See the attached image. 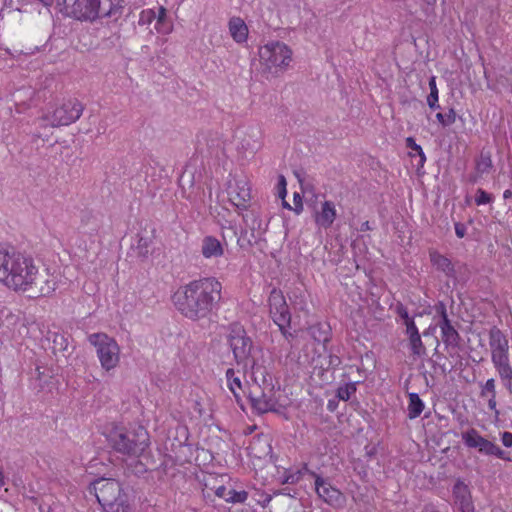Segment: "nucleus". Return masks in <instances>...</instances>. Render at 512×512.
Here are the masks:
<instances>
[{"label":"nucleus","instance_id":"51","mask_svg":"<svg viewBox=\"0 0 512 512\" xmlns=\"http://www.w3.org/2000/svg\"><path fill=\"white\" fill-rule=\"evenodd\" d=\"M274 495H276V496L277 495H284V496L295 498L296 495H297V490L293 489V488H290V487H284V488L276 490L274 492Z\"/></svg>","mask_w":512,"mask_h":512},{"label":"nucleus","instance_id":"52","mask_svg":"<svg viewBox=\"0 0 512 512\" xmlns=\"http://www.w3.org/2000/svg\"><path fill=\"white\" fill-rule=\"evenodd\" d=\"M455 233L458 238H463L466 235L467 227L464 223L456 222L454 225Z\"/></svg>","mask_w":512,"mask_h":512},{"label":"nucleus","instance_id":"46","mask_svg":"<svg viewBox=\"0 0 512 512\" xmlns=\"http://www.w3.org/2000/svg\"><path fill=\"white\" fill-rule=\"evenodd\" d=\"M428 84H429L430 93L427 96V100L438 101V99H439V92H438V88H437V85H436V77L435 76H431L429 78V83Z\"/></svg>","mask_w":512,"mask_h":512},{"label":"nucleus","instance_id":"53","mask_svg":"<svg viewBox=\"0 0 512 512\" xmlns=\"http://www.w3.org/2000/svg\"><path fill=\"white\" fill-rule=\"evenodd\" d=\"M488 398V408L494 412L495 416L498 417L500 412L499 410L497 409V401H496V396H490V397H487Z\"/></svg>","mask_w":512,"mask_h":512},{"label":"nucleus","instance_id":"18","mask_svg":"<svg viewBox=\"0 0 512 512\" xmlns=\"http://www.w3.org/2000/svg\"><path fill=\"white\" fill-rule=\"evenodd\" d=\"M201 254L205 259L220 258L224 255V246L215 236H204L201 241Z\"/></svg>","mask_w":512,"mask_h":512},{"label":"nucleus","instance_id":"23","mask_svg":"<svg viewBox=\"0 0 512 512\" xmlns=\"http://www.w3.org/2000/svg\"><path fill=\"white\" fill-rule=\"evenodd\" d=\"M228 28L233 40L239 44L247 41L248 27L240 17H232L228 22Z\"/></svg>","mask_w":512,"mask_h":512},{"label":"nucleus","instance_id":"31","mask_svg":"<svg viewBox=\"0 0 512 512\" xmlns=\"http://www.w3.org/2000/svg\"><path fill=\"white\" fill-rule=\"evenodd\" d=\"M409 403H408V418L415 419L421 415L424 410V402L421 400L417 393H410L408 395Z\"/></svg>","mask_w":512,"mask_h":512},{"label":"nucleus","instance_id":"14","mask_svg":"<svg viewBox=\"0 0 512 512\" xmlns=\"http://www.w3.org/2000/svg\"><path fill=\"white\" fill-rule=\"evenodd\" d=\"M70 335L56 331L47 333V340L52 343L51 349L53 354L68 358L74 351V346L69 342Z\"/></svg>","mask_w":512,"mask_h":512},{"label":"nucleus","instance_id":"33","mask_svg":"<svg viewBox=\"0 0 512 512\" xmlns=\"http://www.w3.org/2000/svg\"><path fill=\"white\" fill-rule=\"evenodd\" d=\"M358 384L359 381H356L347 382L344 385L339 386L336 390V397L341 401H349L351 396L356 393Z\"/></svg>","mask_w":512,"mask_h":512},{"label":"nucleus","instance_id":"3","mask_svg":"<svg viewBox=\"0 0 512 512\" xmlns=\"http://www.w3.org/2000/svg\"><path fill=\"white\" fill-rule=\"evenodd\" d=\"M108 446L124 456L139 457L150 445L149 433L143 426L129 429L113 425L106 434Z\"/></svg>","mask_w":512,"mask_h":512},{"label":"nucleus","instance_id":"13","mask_svg":"<svg viewBox=\"0 0 512 512\" xmlns=\"http://www.w3.org/2000/svg\"><path fill=\"white\" fill-rule=\"evenodd\" d=\"M488 336L493 366L509 361V341L502 330L497 326H493L490 328Z\"/></svg>","mask_w":512,"mask_h":512},{"label":"nucleus","instance_id":"61","mask_svg":"<svg viewBox=\"0 0 512 512\" xmlns=\"http://www.w3.org/2000/svg\"><path fill=\"white\" fill-rule=\"evenodd\" d=\"M371 229H372V228H371V226H370V222H369V221H365V222H363V223L361 224V226H360V231H362V232L369 231V230H371Z\"/></svg>","mask_w":512,"mask_h":512},{"label":"nucleus","instance_id":"28","mask_svg":"<svg viewBox=\"0 0 512 512\" xmlns=\"http://www.w3.org/2000/svg\"><path fill=\"white\" fill-rule=\"evenodd\" d=\"M493 167L491 152L482 149L480 155L475 159V170L483 174H488L492 171Z\"/></svg>","mask_w":512,"mask_h":512},{"label":"nucleus","instance_id":"20","mask_svg":"<svg viewBox=\"0 0 512 512\" xmlns=\"http://www.w3.org/2000/svg\"><path fill=\"white\" fill-rule=\"evenodd\" d=\"M336 209L332 201H324L321 210L316 212L315 223L324 229L330 228L336 219Z\"/></svg>","mask_w":512,"mask_h":512},{"label":"nucleus","instance_id":"43","mask_svg":"<svg viewBox=\"0 0 512 512\" xmlns=\"http://www.w3.org/2000/svg\"><path fill=\"white\" fill-rule=\"evenodd\" d=\"M287 181H286V178L284 175L280 174L278 176V181H277V185H276V189H277V195L280 199L284 200V198L286 197L287 195Z\"/></svg>","mask_w":512,"mask_h":512},{"label":"nucleus","instance_id":"50","mask_svg":"<svg viewBox=\"0 0 512 512\" xmlns=\"http://www.w3.org/2000/svg\"><path fill=\"white\" fill-rule=\"evenodd\" d=\"M295 472H301V478L303 477L304 474H308L309 476L314 478V482H316L317 476H322L321 474H318L315 471L310 470L307 463H303L302 467L300 469L296 470Z\"/></svg>","mask_w":512,"mask_h":512},{"label":"nucleus","instance_id":"49","mask_svg":"<svg viewBox=\"0 0 512 512\" xmlns=\"http://www.w3.org/2000/svg\"><path fill=\"white\" fill-rule=\"evenodd\" d=\"M405 326V335L410 336L413 334L419 333L418 327L416 326L415 319H412L411 321H408V323L404 324Z\"/></svg>","mask_w":512,"mask_h":512},{"label":"nucleus","instance_id":"10","mask_svg":"<svg viewBox=\"0 0 512 512\" xmlns=\"http://www.w3.org/2000/svg\"><path fill=\"white\" fill-rule=\"evenodd\" d=\"M56 4L65 17L90 22L97 19L95 0H56Z\"/></svg>","mask_w":512,"mask_h":512},{"label":"nucleus","instance_id":"54","mask_svg":"<svg viewBox=\"0 0 512 512\" xmlns=\"http://www.w3.org/2000/svg\"><path fill=\"white\" fill-rule=\"evenodd\" d=\"M501 441L505 447H512V433L507 431L503 432L501 434Z\"/></svg>","mask_w":512,"mask_h":512},{"label":"nucleus","instance_id":"59","mask_svg":"<svg viewBox=\"0 0 512 512\" xmlns=\"http://www.w3.org/2000/svg\"><path fill=\"white\" fill-rule=\"evenodd\" d=\"M7 483V477L5 476L3 467L0 465V488L5 486Z\"/></svg>","mask_w":512,"mask_h":512},{"label":"nucleus","instance_id":"47","mask_svg":"<svg viewBox=\"0 0 512 512\" xmlns=\"http://www.w3.org/2000/svg\"><path fill=\"white\" fill-rule=\"evenodd\" d=\"M293 202H294L293 211L297 215L301 214L303 211V201H302V196L300 195V193H298V192L294 193Z\"/></svg>","mask_w":512,"mask_h":512},{"label":"nucleus","instance_id":"60","mask_svg":"<svg viewBox=\"0 0 512 512\" xmlns=\"http://www.w3.org/2000/svg\"><path fill=\"white\" fill-rule=\"evenodd\" d=\"M427 104H428L429 108L432 110H436V109L440 108L438 101L427 100Z\"/></svg>","mask_w":512,"mask_h":512},{"label":"nucleus","instance_id":"11","mask_svg":"<svg viewBox=\"0 0 512 512\" xmlns=\"http://www.w3.org/2000/svg\"><path fill=\"white\" fill-rule=\"evenodd\" d=\"M314 490L322 502L334 509H341L346 505L345 494L335 487L328 477L317 476L316 482H314Z\"/></svg>","mask_w":512,"mask_h":512},{"label":"nucleus","instance_id":"39","mask_svg":"<svg viewBox=\"0 0 512 512\" xmlns=\"http://www.w3.org/2000/svg\"><path fill=\"white\" fill-rule=\"evenodd\" d=\"M301 480V472H295L291 469H284L283 475L281 476V484H297Z\"/></svg>","mask_w":512,"mask_h":512},{"label":"nucleus","instance_id":"22","mask_svg":"<svg viewBox=\"0 0 512 512\" xmlns=\"http://www.w3.org/2000/svg\"><path fill=\"white\" fill-rule=\"evenodd\" d=\"M225 377H226V381H227V386H228L229 390L231 391V393L233 394V396L236 400V403L239 405V407L241 409H244L241 392H243L244 394L246 392L243 388L241 379L238 376H236V372L233 368H228L226 370Z\"/></svg>","mask_w":512,"mask_h":512},{"label":"nucleus","instance_id":"55","mask_svg":"<svg viewBox=\"0 0 512 512\" xmlns=\"http://www.w3.org/2000/svg\"><path fill=\"white\" fill-rule=\"evenodd\" d=\"M340 399H338L336 396L332 399H329L327 402V410L330 412H335L338 408Z\"/></svg>","mask_w":512,"mask_h":512},{"label":"nucleus","instance_id":"30","mask_svg":"<svg viewBox=\"0 0 512 512\" xmlns=\"http://www.w3.org/2000/svg\"><path fill=\"white\" fill-rule=\"evenodd\" d=\"M409 341V349L413 357L422 358L427 355V349L421 339V334H413L407 336Z\"/></svg>","mask_w":512,"mask_h":512},{"label":"nucleus","instance_id":"62","mask_svg":"<svg viewBox=\"0 0 512 512\" xmlns=\"http://www.w3.org/2000/svg\"><path fill=\"white\" fill-rule=\"evenodd\" d=\"M422 512H439L434 506L427 505L423 508Z\"/></svg>","mask_w":512,"mask_h":512},{"label":"nucleus","instance_id":"26","mask_svg":"<svg viewBox=\"0 0 512 512\" xmlns=\"http://www.w3.org/2000/svg\"><path fill=\"white\" fill-rule=\"evenodd\" d=\"M236 189L232 201L237 200V202H233V204L240 210H246L247 203L251 200V189L246 182H237Z\"/></svg>","mask_w":512,"mask_h":512},{"label":"nucleus","instance_id":"63","mask_svg":"<svg viewBox=\"0 0 512 512\" xmlns=\"http://www.w3.org/2000/svg\"><path fill=\"white\" fill-rule=\"evenodd\" d=\"M503 198L504 199L512 198V191L510 189L505 190L504 193H503Z\"/></svg>","mask_w":512,"mask_h":512},{"label":"nucleus","instance_id":"7","mask_svg":"<svg viewBox=\"0 0 512 512\" xmlns=\"http://www.w3.org/2000/svg\"><path fill=\"white\" fill-rule=\"evenodd\" d=\"M268 307L269 316L274 324L278 326L279 331L283 337L287 340L293 338L294 334L289 331V328L291 327L292 315L286 302L285 296L280 289L273 288L270 291L268 297Z\"/></svg>","mask_w":512,"mask_h":512},{"label":"nucleus","instance_id":"56","mask_svg":"<svg viewBox=\"0 0 512 512\" xmlns=\"http://www.w3.org/2000/svg\"><path fill=\"white\" fill-rule=\"evenodd\" d=\"M483 175H484L483 173H480V172H478L477 170H475V172H474V173H471V174L468 176V182H469L470 184H473V185H474V184H477V183L480 181V179L482 178V176H483Z\"/></svg>","mask_w":512,"mask_h":512},{"label":"nucleus","instance_id":"42","mask_svg":"<svg viewBox=\"0 0 512 512\" xmlns=\"http://www.w3.org/2000/svg\"><path fill=\"white\" fill-rule=\"evenodd\" d=\"M488 456H495L505 461H511V458L507 456V453L502 450L498 445L492 442L490 449H488Z\"/></svg>","mask_w":512,"mask_h":512},{"label":"nucleus","instance_id":"6","mask_svg":"<svg viewBox=\"0 0 512 512\" xmlns=\"http://www.w3.org/2000/svg\"><path fill=\"white\" fill-rule=\"evenodd\" d=\"M89 343L95 348L101 368L105 372L115 369L120 362V347L117 341L106 333H92Z\"/></svg>","mask_w":512,"mask_h":512},{"label":"nucleus","instance_id":"35","mask_svg":"<svg viewBox=\"0 0 512 512\" xmlns=\"http://www.w3.org/2000/svg\"><path fill=\"white\" fill-rule=\"evenodd\" d=\"M405 142H406V147L411 149L412 151H414L416 153V155L419 156L418 165L420 167H423L424 163L426 162V156H425V153H424L422 147L416 143V141L413 137H407Z\"/></svg>","mask_w":512,"mask_h":512},{"label":"nucleus","instance_id":"4","mask_svg":"<svg viewBox=\"0 0 512 512\" xmlns=\"http://www.w3.org/2000/svg\"><path fill=\"white\" fill-rule=\"evenodd\" d=\"M226 343L238 366L249 369L252 375L261 372L262 366L257 362L255 354L260 349L254 344L246 329L238 322L231 323L226 335Z\"/></svg>","mask_w":512,"mask_h":512},{"label":"nucleus","instance_id":"37","mask_svg":"<svg viewBox=\"0 0 512 512\" xmlns=\"http://www.w3.org/2000/svg\"><path fill=\"white\" fill-rule=\"evenodd\" d=\"M480 397L481 398H487V397H490V396H496L497 395V392H496V383H495V379L494 378H490L488 380H486V382L484 384H480Z\"/></svg>","mask_w":512,"mask_h":512},{"label":"nucleus","instance_id":"24","mask_svg":"<svg viewBox=\"0 0 512 512\" xmlns=\"http://www.w3.org/2000/svg\"><path fill=\"white\" fill-rule=\"evenodd\" d=\"M441 339L446 348L458 349L460 347L461 336L454 328L451 322L440 325Z\"/></svg>","mask_w":512,"mask_h":512},{"label":"nucleus","instance_id":"36","mask_svg":"<svg viewBox=\"0 0 512 512\" xmlns=\"http://www.w3.org/2000/svg\"><path fill=\"white\" fill-rule=\"evenodd\" d=\"M433 309L436 313V316L439 317V321L437 323L438 326L451 322L447 314L446 304L443 301H438L435 303Z\"/></svg>","mask_w":512,"mask_h":512},{"label":"nucleus","instance_id":"9","mask_svg":"<svg viewBox=\"0 0 512 512\" xmlns=\"http://www.w3.org/2000/svg\"><path fill=\"white\" fill-rule=\"evenodd\" d=\"M260 61L268 68H286L292 60V50L283 42L272 41L259 49Z\"/></svg>","mask_w":512,"mask_h":512},{"label":"nucleus","instance_id":"40","mask_svg":"<svg viewBox=\"0 0 512 512\" xmlns=\"http://www.w3.org/2000/svg\"><path fill=\"white\" fill-rule=\"evenodd\" d=\"M156 19V12L153 9H144L140 12L138 24L140 26L150 25Z\"/></svg>","mask_w":512,"mask_h":512},{"label":"nucleus","instance_id":"38","mask_svg":"<svg viewBox=\"0 0 512 512\" xmlns=\"http://www.w3.org/2000/svg\"><path fill=\"white\" fill-rule=\"evenodd\" d=\"M436 119L443 127H448L455 123L456 112L453 108H450L447 113H437Z\"/></svg>","mask_w":512,"mask_h":512},{"label":"nucleus","instance_id":"21","mask_svg":"<svg viewBox=\"0 0 512 512\" xmlns=\"http://www.w3.org/2000/svg\"><path fill=\"white\" fill-rule=\"evenodd\" d=\"M430 261L432 265L438 270L441 271L451 279H456V270L452 261L446 257L445 255L440 254L437 251L430 252Z\"/></svg>","mask_w":512,"mask_h":512},{"label":"nucleus","instance_id":"64","mask_svg":"<svg viewBox=\"0 0 512 512\" xmlns=\"http://www.w3.org/2000/svg\"><path fill=\"white\" fill-rule=\"evenodd\" d=\"M282 206L288 210H293V207L285 199L282 200Z\"/></svg>","mask_w":512,"mask_h":512},{"label":"nucleus","instance_id":"44","mask_svg":"<svg viewBox=\"0 0 512 512\" xmlns=\"http://www.w3.org/2000/svg\"><path fill=\"white\" fill-rule=\"evenodd\" d=\"M292 305L295 307V309H298L300 311L306 310L307 302L306 298L303 294L297 295L296 293L293 294V298H290Z\"/></svg>","mask_w":512,"mask_h":512},{"label":"nucleus","instance_id":"27","mask_svg":"<svg viewBox=\"0 0 512 512\" xmlns=\"http://www.w3.org/2000/svg\"><path fill=\"white\" fill-rule=\"evenodd\" d=\"M505 389L512 395V366L509 361L494 365Z\"/></svg>","mask_w":512,"mask_h":512},{"label":"nucleus","instance_id":"19","mask_svg":"<svg viewBox=\"0 0 512 512\" xmlns=\"http://www.w3.org/2000/svg\"><path fill=\"white\" fill-rule=\"evenodd\" d=\"M214 493L217 497L231 504H242L248 499V492L246 490H236L225 485L216 487Z\"/></svg>","mask_w":512,"mask_h":512},{"label":"nucleus","instance_id":"1","mask_svg":"<svg viewBox=\"0 0 512 512\" xmlns=\"http://www.w3.org/2000/svg\"><path fill=\"white\" fill-rule=\"evenodd\" d=\"M222 283L213 276L181 285L172 295L175 309L190 321L210 319L221 307Z\"/></svg>","mask_w":512,"mask_h":512},{"label":"nucleus","instance_id":"48","mask_svg":"<svg viewBox=\"0 0 512 512\" xmlns=\"http://www.w3.org/2000/svg\"><path fill=\"white\" fill-rule=\"evenodd\" d=\"M342 363L341 358L338 355L329 353L328 355V368L336 370Z\"/></svg>","mask_w":512,"mask_h":512},{"label":"nucleus","instance_id":"16","mask_svg":"<svg viewBox=\"0 0 512 512\" xmlns=\"http://www.w3.org/2000/svg\"><path fill=\"white\" fill-rule=\"evenodd\" d=\"M124 9V0H95V12L98 18L118 19Z\"/></svg>","mask_w":512,"mask_h":512},{"label":"nucleus","instance_id":"5","mask_svg":"<svg viewBox=\"0 0 512 512\" xmlns=\"http://www.w3.org/2000/svg\"><path fill=\"white\" fill-rule=\"evenodd\" d=\"M88 490L106 512H128L130 509L128 494L114 478H96L89 484Z\"/></svg>","mask_w":512,"mask_h":512},{"label":"nucleus","instance_id":"58","mask_svg":"<svg viewBox=\"0 0 512 512\" xmlns=\"http://www.w3.org/2000/svg\"><path fill=\"white\" fill-rule=\"evenodd\" d=\"M267 455L269 456V461L276 465L278 456L273 453L272 447L270 444H268V452Z\"/></svg>","mask_w":512,"mask_h":512},{"label":"nucleus","instance_id":"25","mask_svg":"<svg viewBox=\"0 0 512 512\" xmlns=\"http://www.w3.org/2000/svg\"><path fill=\"white\" fill-rule=\"evenodd\" d=\"M310 336L318 343H322L324 348L331 340L332 331L329 323L317 322L311 325L308 329Z\"/></svg>","mask_w":512,"mask_h":512},{"label":"nucleus","instance_id":"57","mask_svg":"<svg viewBox=\"0 0 512 512\" xmlns=\"http://www.w3.org/2000/svg\"><path fill=\"white\" fill-rule=\"evenodd\" d=\"M273 496L270 495V494H265L263 495V498L259 501V504L265 508L269 505V503L271 502Z\"/></svg>","mask_w":512,"mask_h":512},{"label":"nucleus","instance_id":"29","mask_svg":"<svg viewBox=\"0 0 512 512\" xmlns=\"http://www.w3.org/2000/svg\"><path fill=\"white\" fill-rule=\"evenodd\" d=\"M155 20H156L155 29L157 30L158 33L166 35V34H169L172 32L173 25L168 20L167 10L163 6L159 7L158 13H156Z\"/></svg>","mask_w":512,"mask_h":512},{"label":"nucleus","instance_id":"8","mask_svg":"<svg viewBox=\"0 0 512 512\" xmlns=\"http://www.w3.org/2000/svg\"><path fill=\"white\" fill-rule=\"evenodd\" d=\"M84 111V105L77 99H68L61 105L55 107L52 111H48L41 118L43 126L50 125L52 127L68 126L76 122Z\"/></svg>","mask_w":512,"mask_h":512},{"label":"nucleus","instance_id":"34","mask_svg":"<svg viewBox=\"0 0 512 512\" xmlns=\"http://www.w3.org/2000/svg\"><path fill=\"white\" fill-rule=\"evenodd\" d=\"M125 471L128 475L141 477L148 471V469L143 462H141L138 459H134L131 462L127 463Z\"/></svg>","mask_w":512,"mask_h":512},{"label":"nucleus","instance_id":"32","mask_svg":"<svg viewBox=\"0 0 512 512\" xmlns=\"http://www.w3.org/2000/svg\"><path fill=\"white\" fill-rule=\"evenodd\" d=\"M390 309H392L397 315V322L400 321L402 325L408 323V321H411L412 319H415L417 316H422L421 312H417L413 316H410L407 307L400 301H397L394 305H391Z\"/></svg>","mask_w":512,"mask_h":512},{"label":"nucleus","instance_id":"12","mask_svg":"<svg viewBox=\"0 0 512 512\" xmlns=\"http://www.w3.org/2000/svg\"><path fill=\"white\" fill-rule=\"evenodd\" d=\"M247 398L252 409L258 414L278 411V400L274 396L272 389L266 393L256 384L249 388Z\"/></svg>","mask_w":512,"mask_h":512},{"label":"nucleus","instance_id":"17","mask_svg":"<svg viewBox=\"0 0 512 512\" xmlns=\"http://www.w3.org/2000/svg\"><path fill=\"white\" fill-rule=\"evenodd\" d=\"M461 437L466 447L475 448L484 455L488 454V449H490L492 442L484 438L475 428L462 432Z\"/></svg>","mask_w":512,"mask_h":512},{"label":"nucleus","instance_id":"41","mask_svg":"<svg viewBox=\"0 0 512 512\" xmlns=\"http://www.w3.org/2000/svg\"><path fill=\"white\" fill-rule=\"evenodd\" d=\"M494 197L492 194L486 192L482 188H478L475 195V204L477 206L486 205L493 202Z\"/></svg>","mask_w":512,"mask_h":512},{"label":"nucleus","instance_id":"2","mask_svg":"<svg viewBox=\"0 0 512 512\" xmlns=\"http://www.w3.org/2000/svg\"><path fill=\"white\" fill-rule=\"evenodd\" d=\"M39 268L34 258L15 249L0 248V282L15 292H26L35 283Z\"/></svg>","mask_w":512,"mask_h":512},{"label":"nucleus","instance_id":"45","mask_svg":"<svg viewBox=\"0 0 512 512\" xmlns=\"http://www.w3.org/2000/svg\"><path fill=\"white\" fill-rule=\"evenodd\" d=\"M137 243L139 253L142 256L146 257L148 254V247L152 243V239L149 237L139 236Z\"/></svg>","mask_w":512,"mask_h":512},{"label":"nucleus","instance_id":"15","mask_svg":"<svg viewBox=\"0 0 512 512\" xmlns=\"http://www.w3.org/2000/svg\"><path fill=\"white\" fill-rule=\"evenodd\" d=\"M454 503L460 512H471L474 508L471 491L467 484L458 479L452 489Z\"/></svg>","mask_w":512,"mask_h":512}]
</instances>
